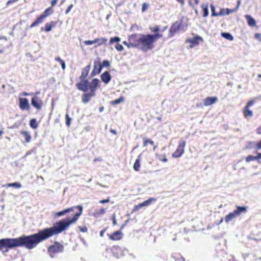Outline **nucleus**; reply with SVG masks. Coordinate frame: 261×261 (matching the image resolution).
<instances>
[{
    "label": "nucleus",
    "mask_w": 261,
    "mask_h": 261,
    "mask_svg": "<svg viewBox=\"0 0 261 261\" xmlns=\"http://www.w3.org/2000/svg\"><path fill=\"white\" fill-rule=\"evenodd\" d=\"M44 240V238L40 230L35 234L30 236L22 235L14 239H2L0 240V251H2L4 247L12 248L22 246H24L28 249H32Z\"/></svg>",
    "instance_id": "f257e3e1"
},
{
    "label": "nucleus",
    "mask_w": 261,
    "mask_h": 261,
    "mask_svg": "<svg viewBox=\"0 0 261 261\" xmlns=\"http://www.w3.org/2000/svg\"><path fill=\"white\" fill-rule=\"evenodd\" d=\"M74 207V209L75 208H79L80 212L79 213L75 214L71 219H69V218L62 219L57 222L53 227L40 230L41 233L44 238V240H46L55 234L61 232L62 231L66 230L69 225L75 223L76 222L79 217L82 214L83 207L81 205H77Z\"/></svg>",
    "instance_id": "f03ea898"
},
{
    "label": "nucleus",
    "mask_w": 261,
    "mask_h": 261,
    "mask_svg": "<svg viewBox=\"0 0 261 261\" xmlns=\"http://www.w3.org/2000/svg\"><path fill=\"white\" fill-rule=\"evenodd\" d=\"M141 46L140 48L143 51L151 49L153 48L152 43L154 42L150 34L141 35Z\"/></svg>",
    "instance_id": "7ed1b4c3"
},
{
    "label": "nucleus",
    "mask_w": 261,
    "mask_h": 261,
    "mask_svg": "<svg viewBox=\"0 0 261 261\" xmlns=\"http://www.w3.org/2000/svg\"><path fill=\"white\" fill-rule=\"evenodd\" d=\"M247 211L246 206H237V209L233 211V212L229 213L224 217V221L227 224L230 221L233 220L236 217L240 216L242 213L246 212Z\"/></svg>",
    "instance_id": "20e7f679"
},
{
    "label": "nucleus",
    "mask_w": 261,
    "mask_h": 261,
    "mask_svg": "<svg viewBox=\"0 0 261 261\" xmlns=\"http://www.w3.org/2000/svg\"><path fill=\"white\" fill-rule=\"evenodd\" d=\"M141 34H135L128 37L129 41V46L132 47H138L141 46Z\"/></svg>",
    "instance_id": "39448f33"
},
{
    "label": "nucleus",
    "mask_w": 261,
    "mask_h": 261,
    "mask_svg": "<svg viewBox=\"0 0 261 261\" xmlns=\"http://www.w3.org/2000/svg\"><path fill=\"white\" fill-rule=\"evenodd\" d=\"M185 145L186 141L183 140H180L178 143L177 148L172 153V156L175 158L180 157L184 152V148Z\"/></svg>",
    "instance_id": "423d86ee"
},
{
    "label": "nucleus",
    "mask_w": 261,
    "mask_h": 261,
    "mask_svg": "<svg viewBox=\"0 0 261 261\" xmlns=\"http://www.w3.org/2000/svg\"><path fill=\"white\" fill-rule=\"evenodd\" d=\"M63 247L59 243H55L48 248V252L51 257H54L57 253L62 252Z\"/></svg>",
    "instance_id": "0eeeda50"
},
{
    "label": "nucleus",
    "mask_w": 261,
    "mask_h": 261,
    "mask_svg": "<svg viewBox=\"0 0 261 261\" xmlns=\"http://www.w3.org/2000/svg\"><path fill=\"white\" fill-rule=\"evenodd\" d=\"M31 104L37 110H40L43 106L42 101L37 96H35L31 99Z\"/></svg>",
    "instance_id": "6e6552de"
},
{
    "label": "nucleus",
    "mask_w": 261,
    "mask_h": 261,
    "mask_svg": "<svg viewBox=\"0 0 261 261\" xmlns=\"http://www.w3.org/2000/svg\"><path fill=\"white\" fill-rule=\"evenodd\" d=\"M19 101V107L22 110H29L30 106L29 105V100L25 98H20Z\"/></svg>",
    "instance_id": "1a4fd4ad"
},
{
    "label": "nucleus",
    "mask_w": 261,
    "mask_h": 261,
    "mask_svg": "<svg viewBox=\"0 0 261 261\" xmlns=\"http://www.w3.org/2000/svg\"><path fill=\"white\" fill-rule=\"evenodd\" d=\"M108 236L110 240L113 241H118L122 238L123 233L121 231L118 230L113 232L112 234H108Z\"/></svg>",
    "instance_id": "9d476101"
},
{
    "label": "nucleus",
    "mask_w": 261,
    "mask_h": 261,
    "mask_svg": "<svg viewBox=\"0 0 261 261\" xmlns=\"http://www.w3.org/2000/svg\"><path fill=\"white\" fill-rule=\"evenodd\" d=\"M99 83L100 81L98 79H94L89 84V89L90 90V92L94 94Z\"/></svg>",
    "instance_id": "9b49d317"
},
{
    "label": "nucleus",
    "mask_w": 261,
    "mask_h": 261,
    "mask_svg": "<svg viewBox=\"0 0 261 261\" xmlns=\"http://www.w3.org/2000/svg\"><path fill=\"white\" fill-rule=\"evenodd\" d=\"M102 66H101L99 61L96 62L95 61L94 63V68L91 72L92 76L95 75L99 73L102 69Z\"/></svg>",
    "instance_id": "f8f14e48"
},
{
    "label": "nucleus",
    "mask_w": 261,
    "mask_h": 261,
    "mask_svg": "<svg viewBox=\"0 0 261 261\" xmlns=\"http://www.w3.org/2000/svg\"><path fill=\"white\" fill-rule=\"evenodd\" d=\"M217 100L216 97H207L203 100V103L205 106H209L216 103Z\"/></svg>",
    "instance_id": "ddd939ff"
},
{
    "label": "nucleus",
    "mask_w": 261,
    "mask_h": 261,
    "mask_svg": "<svg viewBox=\"0 0 261 261\" xmlns=\"http://www.w3.org/2000/svg\"><path fill=\"white\" fill-rule=\"evenodd\" d=\"M79 89L86 92L89 90V85L87 80L83 81L77 84Z\"/></svg>",
    "instance_id": "4468645a"
},
{
    "label": "nucleus",
    "mask_w": 261,
    "mask_h": 261,
    "mask_svg": "<svg viewBox=\"0 0 261 261\" xmlns=\"http://www.w3.org/2000/svg\"><path fill=\"white\" fill-rule=\"evenodd\" d=\"M101 79L105 84H108L111 79V76L108 71H105L101 75Z\"/></svg>",
    "instance_id": "2eb2a0df"
},
{
    "label": "nucleus",
    "mask_w": 261,
    "mask_h": 261,
    "mask_svg": "<svg viewBox=\"0 0 261 261\" xmlns=\"http://www.w3.org/2000/svg\"><path fill=\"white\" fill-rule=\"evenodd\" d=\"M74 210V207H71L70 208H68L65 209L62 211L56 213L55 214V216L57 217H61V216L64 215L65 214H66L67 213L73 211Z\"/></svg>",
    "instance_id": "dca6fc26"
},
{
    "label": "nucleus",
    "mask_w": 261,
    "mask_h": 261,
    "mask_svg": "<svg viewBox=\"0 0 261 261\" xmlns=\"http://www.w3.org/2000/svg\"><path fill=\"white\" fill-rule=\"evenodd\" d=\"M245 18L247 20L248 24L251 27H254L256 25L255 20L249 15H246Z\"/></svg>",
    "instance_id": "f3484780"
},
{
    "label": "nucleus",
    "mask_w": 261,
    "mask_h": 261,
    "mask_svg": "<svg viewBox=\"0 0 261 261\" xmlns=\"http://www.w3.org/2000/svg\"><path fill=\"white\" fill-rule=\"evenodd\" d=\"M243 114L246 118L252 117L253 115V112L248 107H245L243 110Z\"/></svg>",
    "instance_id": "a211bd4d"
},
{
    "label": "nucleus",
    "mask_w": 261,
    "mask_h": 261,
    "mask_svg": "<svg viewBox=\"0 0 261 261\" xmlns=\"http://www.w3.org/2000/svg\"><path fill=\"white\" fill-rule=\"evenodd\" d=\"M56 23L54 21H51L49 23H46L45 25L44 30L46 32H49L51 30L53 27H55ZM44 29L41 28V30L43 31Z\"/></svg>",
    "instance_id": "6ab92c4d"
},
{
    "label": "nucleus",
    "mask_w": 261,
    "mask_h": 261,
    "mask_svg": "<svg viewBox=\"0 0 261 261\" xmlns=\"http://www.w3.org/2000/svg\"><path fill=\"white\" fill-rule=\"evenodd\" d=\"M94 41L95 43H97V45L95 46V47H96L97 46H100L105 44L107 41V39L105 37H101L100 38H96L94 39Z\"/></svg>",
    "instance_id": "aec40b11"
},
{
    "label": "nucleus",
    "mask_w": 261,
    "mask_h": 261,
    "mask_svg": "<svg viewBox=\"0 0 261 261\" xmlns=\"http://www.w3.org/2000/svg\"><path fill=\"white\" fill-rule=\"evenodd\" d=\"M20 134L23 136L26 142L28 143L30 142L32 137L30 135V134L28 132L21 131Z\"/></svg>",
    "instance_id": "412c9836"
},
{
    "label": "nucleus",
    "mask_w": 261,
    "mask_h": 261,
    "mask_svg": "<svg viewBox=\"0 0 261 261\" xmlns=\"http://www.w3.org/2000/svg\"><path fill=\"white\" fill-rule=\"evenodd\" d=\"M140 160H141V155H139L137 159L136 160L135 163L134 165V169L135 171H138L140 170Z\"/></svg>",
    "instance_id": "4be33fe9"
},
{
    "label": "nucleus",
    "mask_w": 261,
    "mask_h": 261,
    "mask_svg": "<svg viewBox=\"0 0 261 261\" xmlns=\"http://www.w3.org/2000/svg\"><path fill=\"white\" fill-rule=\"evenodd\" d=\"M94 94L89 92L88 93H86L83 95V101L84 103H87L91 98L92 96L94 95Z\"/></svg>",
    "instance_id": "5701e85b"
},
{
    "label": "nucleus",
    "mask_w": 261,
    "mask_h": 261,
    "mask_svg": "<svg viewBox=\"0 0 261 261\" xmlns=\"http://www.w3.org/2000/svg\"><path fill=\"white\" fill-rule=\"evenodd\" d=\"M3 187H14L15 188L19 189L21 187V185L19 182H15L14 183H9L6 185H3Z\"/></svg>",
    "instance_id": "b1692460"
},
{
    "label": "nucleus",
    "mask_w": 261,
    "mask_h": 261,
    "mask_svg": "<svg viewBox=\"0 0 261 261\" xmlns=\"http://www.w3.org/2000/svg\"><path fill=\"white\" fill-rule=\"evenodd\" d=\"M201 7L203 12V16L205 17H207L208 15V5L207 4H202Z\"/></svg>",
    "instance_id": "393cba45"
},
{
    "label": "nucleus",
    "mask_w": 261,
    "mask_h": 261,
    "mask_svg": "<svg viewBox=\"0 0 261 261\" xmlns=\"http://www.w3.org/2000/svg\"><path fill=\"white\" fill-rule=\"evenodd\" d=\"M156 200L155 198H150L148 200H145L141 203V204L143 207H145L149 205L153 201H155Z\"/></svg>",
    "instance_id": "a878e982"
},
{
    "label": "nucleus",
    "mask_w": 261,
    "mask_h": 261,
    "mask_svg": "<svg viewBox=\"0 0 261 261\" xmlns=\"http://www.w3.org/2000/svg\"><path fill=\"white\" fill-rule=\"evenodd\" d=\"M221 36L228 40L232 41L234 39L232 35L228 33H222Z\"/></svg>",
    "instance_id": "bb28decb"
},
{
    "label": "nucleus",
    "mask_w": 261,
    "mask_h": 261,
    "mask_svg": "<svg viewBox=\"0 0 261 261\" xmlns=\"http://www.w3.org/2000/svg\"><path fill=\"white\" fill-rule=\"evenodd\" d=\"M106 213V210L103 208H101L99 210L96 211L93 215L96 217H98Z\"/></svg>",
    "instance_id": "cd10ccee"
},
{
    "label": "nucleus",
    "mask_w": 261,
    "mask_h": 261,
    "mask_svg": "<svg viewBox=\"0 0 261 261\" xmlns=\"http://www.w3.org/2000/svg\"><path fill=\"white\" fill-rule=\"evenodd\" d=\"M30 126L33 128H36L38 127V125L35 119H32L30 121Z\"/></svg>",
    "instance_id": "c85d7f7f"
},
{
    "label": "nucleus",
    "mask_w": 261,
    "mask_h": 261,
    "mask_svg": "<svg viewBox=\"0 0 261 261\" xmlns=\"http://www.w3.org/2000/svg\"><path fill=\"white\" fill-rule=\"evenodd\" d=\"M202 39L200 37L197 36L189 40L190 42L194 45L198 44L199 43L198 40Z\"/></svg>",
    "instance_id": "c756f323"
},
{
    "label": "nucleus",
    "mask_w": 261,
    "mask_h": 261,
    "mask_svg": "<svg viewBox=\"0 0 261 261\" xmlns=\"http://www.w3.org/2000/svg\"><path fill=\"white\" fill-rule=\"evenodd\" d=\"M123 101H124V98H123V97L121 96L120 98L116 99L115 100L112 101L111 102V104L118 105Z\"/></svg>",
    "instance_id": "7c9ffc66"
},
{
    "label": "nucleus",
    "mask_w": 261,
    "mask_h": 261,
    "mask_svg": "<svg viewBox=\"0 0 261 261\" xmlns=\"http://www.w3.org/2000/svg\"><path fill=\"white\" fill-rule=\"evenodd\" d=\"M120 41V38L118 37H115L113 38H111L110 41V44H112L114 43V42H118Z\"/></svg>",
    "instance_id": "2f4dec72"
},
{
    "label": "nucleus",
    "mask_w": 261,
    "mask_h": 261,
    "mask_svg": "<svg viewBox=\"0 0 261 261\" xmlns=\"http://www.w3.org/2000/svg\"><path fill=\"white\" fill-rule=\"evenodd\" d=\"M256 160H257V158H255V156H253L252 155H248L246 159V161L247 162H250L251 161H254Z\"/></svg>",
    "instance_id": "473e14b6"
},
{
    "label": "nucleus",
    "mask_w": 261,
    "mask_h": 261,
    "mask_svg": "<svg viewBox=\"0 0 261 261\" xmlns=\"http://www.w3.org/2000/svg\"><path fill=\"white\" fill-rule=\"evenodd\" d=\"M151 35L154 42L159 38H161L163 36L162 34L159 33H156Z\"/></svg>",
    "instance_id": "72a5a7b5"
},
{
    "label": "nucleus",
    "mask_w": 261,
    "mask_h": 261,
    "mask_svg": "<svg viewBox=\"0 0 261 261\" xmlns=\"http://www.w3.org/2000/svg\"><path fill=\"white\" fill-rule=\"evenodd\" d=\"M156 156L160 161H161L163 162H167L168 161L165 154L164 155V158L163 159L161 158V156L158 153H156Z\"/></svg>",
    "instance_id": "f704fd0d"
},
{
    "label": "nucleus",
    "mask_w": 261,
    "mask_h": 261,
    "mask_svg": "<svg viewBox=\"0 0 261 261\" xmlns=\"http://www.w3.org/2000/svg\"><path fill=\"white\" fill-rule=\"evenodd\" d=\"M65 118H66V124L68 126H69V125H70L71 119L69 117V116L67 113L65 115Z\"/></svg>",
    "instance_id": "c9c22d12"
},
{
    "label": "nucleus",
    "mask_w": 261,
    "mask_h": 261,
    "mask_svg": "<svg viewBox=\"0 0 261 261\" xmlns=\"http://www.w3.org/2000/svg\"><path fill=\"white\" fill-rule=\"evenodd\" d=\"M44 16H43L42 15L39 17L35 21L38 24H40L43 22Z\"/></svg>",
    "instance_id": "e433bc0d"
},
{
    "label": "nucleus",
    "mask_w": 261,
    "mask_h": 261,
    "mask_svg": "<svg viewBox=\"0 0 261 261\" xmlns=\"http://www.w3.org/2000/svg\"><path fill=\"white\" fill-rule=\"evenodd\" d=\"M149 29L153 33L158 32L160 30V28L158 25H156L155 27H150Z\"/></svg>",
    "instance_id": "4c0bfd02"
},
{
    "label": "nucleus",
    "mask_w": 261,
    "mask_h": 261,
    "mask_svg": "<svg viewBox=\"0 0 261 261\" xmlns=\"http://www.w3.org/2000/svg\"><path fill=\"white\" fill-rule=\"evenodd\" d=\"M50 11V8H48L45 10L44 12V13L42 15L43 16H44V18H45L46 17L49 16L50 14L49 13V12Z\"/></svg>",
    "instance_id": "58836bf2"
},
{
    "label": "nucleus",
    "mask_w": 261,
    "mask_h": 261,
    "mask_svg": "<svg viewBox=\"0 0 261 261\" xmlns=\"http://www.w3.org/2000/svg\"><path fill=\"white\" fill-rule=\"evenodd\" d=\"M143 207L141 203H140L139 204L136 205L134 208L133 209V212L137 211L139 210H140L141 208Z\"/></svg>",
    "instance_id": "ea45409f"
},
{
    "label": "nucleus",
    "mask_w": 261,
    "mask_h": 261,
    "mask_svg": "<svg viewBox=\"0 0 261 261\" xmlns=\"http://www.w3.org/2000/svg\"><path fill=\"white\" fill-rule=\"evenodd\" d=\"M225 10L226 11V14L228 15L230 13L236 12L237 9H234V8L232 9H226Z\"/></svg>",
    "instance_id": "a19ab883"
},
{
    "label": "nucleus",
    "mask_w": 261,
    "mask_h": 261,
    "mask_svg": "<svg viewBox=\"0 0 261 261\" xmlns=\"http://www.w3.org/2000/svg\"><path fill=\"white\" fill-rule=\"evenodd\" d=\"M101 66H102V67H109L110 65V62L108 60H104L103 62H102V64H101Z\"/></svg>",
    "instance_id": "79ce46f5"
},
{
    "label": "nucleus",
    "mask_w": 261,
    "mask_h": 261,
    "mask_svg": "<svg viewBox=\"0 0 261 261\" xmlns=\"http://www.w3.org/2000/svg\"><path fill=\"white\" fill-rule=\"evenodd\" d=\"M88 69L86 70H83V71H82L81 77L83 78V79H85L88 75Z\"/></svg>",
    "instance_id": "37998d69"
},
{
    "label": "nucleus",
    "mask_w": 261,
    "mask_h": 261,
    "mask_svg": "<svg viewBox=\"0 0 261 261\" xmlns=\"http://www.w3.org/2000/svg\"><path fill=\"white\" fill-rule=\"evenodd\" d=\"M211 11H212V15L213 16H217V13L215 11V7L213 5H211L210 6Z\"/></svg>",
    "instance_id": "c03bdc74"
},
{
    "label": "nucleus",
    "mask_w": 261,
    "mask_h": 261,
    "mask_svg": "<svg viewBox=\"0 0 261 261\" xmlns=\"http://www.w3.org/2000/svg\"><path fill=\"white\" fill-rule=\"evenodd\" d=\"M84 43L85 44L88 45H91V44H94L95 43V41H94V39L93 40H87V41H84Z\"/></svg>",
    "instance_id": "a18cd8bd"
},
{
    "label": "nucleus",
    "mask_w": 261,
    "mask_h": 261,
    "mask_svg": "<svg viewBox=\"0 0 261 261\" xmlns=\"http://www.w3.org/2000/svg\"><path fill=\"white\" fill-rule=\"evenodd\" d=\"M175 32V30L173 28H171L169 30V37H172L173 36L174 33Z\"/></svg>",
    "instance_id": "49530a36"
},
{
    "label": "nucleus",
    "mask_w": 261,
    "mask_h": 261,
    "mask_svg": "<svg viewBox=\"0 0 261 261\" xmlns=\"http://www.w3.org/2000/svg\"><path fill=\"white\" fill-rule=\"evenodd\" d=\"M78 228H79L80 230L83 232H86L88 231V229H87V227H86V226H84V227L78 226Z\"/></svg>",
    "instance_id": "de8ad7c7"
},
{
    "label": "nucleus",
    "mask_w": 261,
    "mask_h": 261,
    "mask_svg": "<svg viewBox=\"0 0 261 261\" xmlns=\"http://www.w3.org/2000/svg\"><path fill=\"white\" fill-rule=\"evenodd\" d=\"M116 48L117 49V50H118L119 51H121L123 50V47L122 45H121L120 44H117L116 45Z\"/></svg>",
    "instance_id": "09e8293b"
},
{
    "label": "nucleus",
    "mask_w": 261,
    "mask_h": 261,
    "mask_svg": "<svg viewBox=\"0 0 261 261\" xmlns=\"http://www.w3.org/2000/svg\"><path fill=\"white\" fill-rule=\"evenodd\" d=\"M110 198H108L107 199H103V200H101L99 201V203H101V204H104V203H108L110 202Z\"/></svg>",
    "instance_id": "8fccbe9b"
},
{
    "label": "nucleus",
    "mask_w": 261,
    "mask_h": 261,
    "mask_svg": "<svg viewBox=\"0 0 261 261\" xmlns=\"http://www.w3.org/2000/svg\"><path fill=\"white\" fill-rule=\"evenodd\" d=\"M149 140L150 139H148L146 138H143V140H144L143 146H146L147 145L148 143H149Z\"/></svg>",
    "instance_id": "3c124183"
},
{
    "label": "nucleus",
    "mask_w": 261,
    "mask_h": 261,
    "mask_svg": "<svg viewBox=\"0 0 261 261\" xmlns=\"http://www.w3.org/2000/svg\"><path fill=\"white\" fill-rule=\"evenodd\" d=\"M73 6L72 4L70 5L67 9L65 11V13L68 14L73 8Z\"/></svg>",
    "instance_id": "603ef678"
},
{
    "label": "nucleus",
    "mask_w": 261,
    "mask_h": 261,
    "mask_svg": "<svg viewBox=\"0 0 261 261\" xmlns=\"http://www.w3.org/2000/svg\"><path fill=\"white\" fill-rule=\"evenodd\" d=\"M254 103V100H250L248 102L247 105L245 107H248L249 108V107L252 106Z\"/></svg>",
    "instance_id": "864d4df0"
},
{
    "label": "nucleus",
    "mask_w": 261,
    "mask_h": 261,
    "mask_svg": "<svg viewBox=\"0 0 261 261\" xmlns=\"http://www.w3.org/2000/svg\"><path fill=\"white\" fill-rule=\"evenodd\" d=\"M147 7H148V5L145 3H144L142 5V12L145 11L147 8Z\"/></svg>",
    "instance_id": "5fc2aeb1"
},
{
    "label": "nucleus",
    "mask_w": 261,
    "mask_h": 261,
    "mask_svg": "<svg viewBox=\"0 0 261 261\" xmlns=\"http://www.w3.org/2000/svg\"><path fill=\"white\" fill-rule=\"evenodd\" d=\"M224 11H225V9H221L220 11V12L218 13H217V16H222L224 15Z\"/></svg>",
    "instance_id": "6e6d98bb"
},
{
    "label": "nucleus",
    "mask_w": 261,
    "mask_h": 261,
    "mask_svg": "<svg viewBox=\"0 0 261 261\" xmlns=\"http://www.w3.org/2000/svg\"><path fill=\"white\" fill-rule=\"evenodd\" d=\"M18 0H9L7 3H6V6L7 7L9 5L12 4V3H15V2H17Z\"/></svg>",
    "instance_id": "4d7b16f0"
},
{
    "label": "nucleus",
    "mask_w": 261,
    "mask_h": 261,
    "mask_svg": "<svg viewBox=\"0 0 261 261\" xmlns=\"http://www.w3.org/2000/svg\"><path fill=\"white\" fill-rule=\"evenodd\" d=\"M112 219H113V224L114 225H116L117 224L116 220L115 218V214H113L112 216Z\"/></svg>",
    "instance_id": "13d9d810"
},
{
    "label": "nucleus",
    "mask_w": 261,
    "mask_h": 261,
    "mask_svg": "<svg viewBox=\"0 0 261 261\" xmlns=\"http://www.w3.org/2000/svg\"><path fill=\"white\" fill-rule=\"evenodd\" d=\"M60 64H61V65L62 68L63 70H64L65 69V67H66L65 63L64 61H63L62 62L60 63Z\"/></svg>",
    "instance_id": "bf43d9fd"
},
{
    "label": "nucleus",
    "mask_w": 261,
    "mask_h": 261,
    "mask_svg": "<svg viewBox=\"0 0 261 261\" xmlns=\"http://www.w3.org/2000/svg\"><path fill=\"white\" fill-rule=\"evenodd\" d=\"M254 36L255 38L259 39L261 41V37L259 34L256 33L255 34Z\"/></svg>",
    "instance_id": "052dcab7"
},
{
    "label": "nucleus",
    "mask_w": 261,
    "mask_h": 261,
    "mask_svg": "<svg viewBox=\"0 0 261 261\" xmlns=\"http://www.w3.org/2000/svg\"><path fill=\"white\" fill-rule=\"evenodd\" d=\"M55 60L56 61L59 62L60 63L62 62L63 60L61 59L59 57H57L55 58Z\"/></svg>",
    "instance_id": "680f3d73"
},
{
    "label": "nucleus",
    "mask_w": 261,
    "mask_h": 261,
    "mask_svg": "<svg viewBox=\"0 0 261 261\" xmlns=\"http://www.w3.org/2000/svg\"><path fill=\"white\" fill-rule=\"evenodd\" d=\"M123 43L124 45H126L128 48L132 47V46H129V41L127 42V41H123Z\"/></svg>",
    "instance_id": "e2e57ef3"
},
{
    "label": "nucleus",
    "mask_w": 261,
    "mask_h": 261,
    "mask_svg": "<svg viewBox=\"0 0 261 261\" xmlns=\"http://www.w3.org/2000/svg\"><path fill=\"white\" fill-rule=\"evenodd\" d=\"M57 0H53L51 2V6H55V5H56L57 3Z\"/></svg>",
    "instance_id": "0e129e2a"
},
{
    "label": "nucleus",
    "mask_w": 261,
    "mask_h": 261,
    "mask_svg": "<svg viewBox=\"0 0 261 261\" xmlns=\"http://www.w3.org/2000/svg\"><path fill=\"white\" fill-rule=\"evenodd\" d=\"M38 24L36 22V21H35L33 23H32V24L30 26V28H33L34 27H36V25H37Z\"/></svg>",
    "instance_id": "69168bd1"
},
{
    "label": "nucleus",
    "mask_w": 261,
    "mask_h": 261,
    "mask_svg": "<svg viewBox=\"0 0 261 261\" xmlns=\"http://www.w3.org/2000/svg\"><path fill=\"white\" fill-rule=\"evenodd\" d=\"M241 5V1L240 0H238V4H237V7L234 8V9H237V11L238 10L239 7H240Z\"/></svg>",
    "instance_id": "338daca9"
},
{
    "label": "nucleus",
    "mask_w": 261,
    "mask_h": 261,
    "mask_svg": "<svg viewBox=\"0 0 261 261\" xmlns=\"http://www.w3.org/2000/svg\"><path fill=\"white\" fill-rule=\"evenodd\" d=\"M256 132L257 134H261V125L257 129Z\"/></svg>",
    "instance_id": "774afa93"
}]
</instances>
